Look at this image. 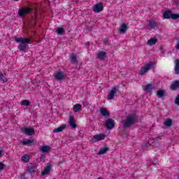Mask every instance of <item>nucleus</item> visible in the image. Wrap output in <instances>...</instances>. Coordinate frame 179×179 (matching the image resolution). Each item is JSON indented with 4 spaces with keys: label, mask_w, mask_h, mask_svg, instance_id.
I'll use <instances>...</instances> for the list:
<instances>
[{
    "label": "nucleus",
    "mask_w": 179,
    "mask_h": 179,
    "mask_svg": "<svg viewBox=\"0 0 179 179\" xmlns=\"http://www.w3.org/2000/svg\"><path fill=\"white\" fill-rule=\"evenodd\" d=\"M81 108H82V105H80V103H77L73 106V110L74 113H79Z\"/></svg>",
    "instance_id": "22"
},
{
    "label": "nucleus",
    "mask_w": 179,
    "mask_h": 179,
    "mask_svg": "<svg viewBox=\"0 0 179 179\" xmlns=\"http://www.w3.org/2000/svg\"><path fill=\"white\" fill-rule=\"evenodd\" d=\"M15 41L20 43L18 48L20 51H25L27 48V45L30 44L31 39L29 38H15Z\"/></svg>",
    "instance_id": "2"
},
{
    "label": "nucleus",
    "mask_w": 179,
    "mask_h": 179,
    "mask_svg": "<svg viewBox=\"0 0 179 179\" xmlns=\"http://www.w3.org/2000/svg\"><path fill=\"white\" fill-rule=\"evenodd\" d=\"M20 179H26V178H24V176L22 175L21 178Z\"/></svg>",
    "instance_id": "42"
},
{
    "label": "nucleus",
    "mask_w": 179,
    "mask_h": 179,
    "mask_svg": "<svg viewBox=\"0 0 179 179\" xmlns=\"http://www.w3.org/2000/svg\"><path fill=\"white\" fill-rule=\"evenodd\" d=\"M100 113L103 117H110V112L107 110V108H101L100 109Z\"/></svg>",
    "instance_id": "15"
},
{
    "label": "nucleus",
    "mask_w": 179,
    "mask_h": 179,
    "mask_svg": "<svg viewBox=\"0 0 179 179\" xmlns=\"http://www.w3.org/2000/svg\"><path fill=\"white\" fill-rule=\"evenodd\" d=\"M157 96L159 99H162V97L164 96V91L159 90L157 92Z\"/></svg>",
    "instance_id": "32"
},
{
    "label": "nucleus",
    "mask_w": 179,
    "mask_h": 179,
    "mask_svg": "<svg viewBox=\"0 0 179 179\" xmlns=\"http://www.w3.org/2000/svg\"><path fill=\"white\" fill-rule=\"evenodd\" d=\"M21 160L22 163H29V162H30V156H29V155H24L21 157Z\"/></svg>",
    "instance_id": "19"
},
{
    "label": "nucleus",
    "mask_w": 179,
    "mask_h": 179,
    "mask_svg": "<svg viewBox=\"0 0 179 179\" xmlns=\"http://www.w3.org/2000/svg\"><path fill=\"white\" fill-rule=\"evenodd\" d=\"M178 179H179V176H178Z\"/></svg>",
    "instance_id": "45"
},
{
    "label": "nucleus",
    "mask_w": 179,
    "mask_h": 179,
    "mask_svg": "<svg viewBox=\"0 0 179 179\" xmlns=\"http://www.w3.org/2000/svg\"><path fill=\"white\" fill-rule=\"evenodd\" d=\"M115 94H117V87H113L109 92V94H108V96H107V99L113 100V99H114V96H115Z\"/></svg>",
    "instance_id": "10"
},
{
    "label": "nucleus",
    "mask_w": 179,
    "mask_h": 179,
    "mask_svg": "<svg viewBox=\"0 0 179 179\" xmlns=\"http://www.w3.org/2000/svg\"><path fill=\"white\" fill-rule=\"evenodd\" d=\"M34 142V141L33 140H24L22 141V145H24V146H29V145H31V143H33Z\"/></svg>",
    "instance_id": "28"
},
{
    "label": "nucleus",
    "mask_w": 179,
    "mask_h": 179,
    "mask_svg": "<svg viewBox=\"0 0 179 179\" xmlns=\"http://www.w3.org/2000/svg\"><path fill=\"white\" fill-rule=\"evenodd\" d=\"M54 76L56 80L59 81L64 80L66 76L64 73H62V71H56L55 72Z\"/></svg>",
    "instance_id": "7"
},
{
    "label": "nucleus",
    "mask_w": 179,
    "mask_h": 179,
    "mask_svg": "<svg viewBox=\"0 0 179 179\" xmlns=\"http://www.w3.org/2000/svg\"><path fill=\"white\" fill-rule=\"evenodd\" d=\"M50 171H51V166H47L41 172V174L42 176H47L48 174H50Z\"/></svg>",
    "instance_id": "17"
},
{
    "label": "nucleus",
    "mask_w": 179,
    "mask_h": 179,
    "mask_svg": "<svg viewBox=\"0 0 179 179\" xmlns=\"http://www.w3.org/2000/svg\"><path fill=\"white\" fill-rule=\"evenodd\" d=\"M176 104L179 106V94L176 96V100H175Z\"/></svg>",
    "instance_id": "37"
},
{
    "label": "nucleus",
    "mask_w": 179,
    "mask_h": 179,
    "mask_svg": "<svg viewBox=\"0 0 179 179\" xmlns=\"http://www.w3.org/2000/svg\"><path fill=\"white\" fill-rule=\"evenodd\" d=\"M41 150L42 153H48V152L51 150V147L48 145H43V147H41Z\"/></svg>",
    "instance_id": "18"
},
{
    "label": "nucleus",
    "mask_w": 179,
    "mask_h": 179,
    "mask_svg": "<svg viewBox=\"0 0 179 179\" xmlns=\"http://www.w3.org/2000/svg\"><path fill=\"white\" fill-rule=\"evenodd\" d=\"M175 73L176 75L179 74V59H176L175 60Z\"/></svg>",
    "instance_id": "20"
},
{
    "label": "nucleus",
    "mask_w": 179,
    "mask_h": 179,
    "mask_svg": "<svg viewBox=\"0 0 179 179\" xmlns=\"http://www.w3.org/2000/svg\"><path fill=\"white\" fill-rule=\"evenodd\" d=\"M171 15H172L171 11L168 10L164 13L163 16L165 19H171Z\"/></svg>",
    "instance_id": "29"
},
{
    "label": "nucleus",
    "mask_w": 179,
    "mask_h": 179,
    "mask_svg": "<svg viewBox=\"0 0 179 179\" xmlns=\"http://www.w3.org/2000/svg\"><path fill=\"white\" fill-rule=\"evenodd\" d=\"M0 80L2 83H6L8 82V79L3 76V73L0 70Z\"/></svg>",
    "instance_id": "27"
},
{
    "label": "nucleus",
    "mask_w": 179,
    "mask_h": 179,
    "mask_svg": "<svg viewBox=\"0 0 179 179\" xmlns=\"http://www.w3.org/2000/svg\"><path fill=\"white\" fill-rule=\"evenodd\" d=\"M87 45V48L89 49V45L90 44V43L87 42V43H85Z\"/></svg>",
    "instance_id": "41"
},
{
    "label": "nucleus",
    "mask_w": 179,
    "mask_h": 179,
    "mask_svg": "<svg viewBox=\"0 0 179 179\" xmlns=\"http://www.w3.org/2000/svg\"><path fill=\"white\" fill-rule=\"evenodd\" d=\"M148 145H150V146H155V141L150 139L148 141Z\"/></svg>",
    "instance_id": "36"
},
{
    "label": "nucleus",
    "mask_w": 179,
    "mask_h": 179,
    "mask_svg": "<svg viewBox=\"0 0 179 179\" xmlns=\"http://www.w3.org/2000/svg\"><path fill=\"white\" fill-rule=\"evenodd\" d=\"M153 62H150L148 64H145L144 66L141 67L139 71L140 75H145L148 71L152 69Z\"/></svg>",
    "instance_id": "3"
},
{
    "label": "nucleus",
    "mask_w": 179,
    "mask_h": 179,
    "mask_svg": "<svg viewBox=\"0 0 179 179\" xmlns=\"http://www.w3.org/2000/svg\"><path fill=\"white\" fill-rule=\"evenodd\" d=\"M21 131L25 135H28V136H31V135H34V129L31 127H23L21 128Z\"/></svg>",
    "instance_id": "5"
},
{
    "label": "nucleus",
    "mask_w": 179,
    "mask_h": 179,
    "mask_svg": "<svg viewBox=\"0 0 179 179\" xmlns=\"http://www.w3.org/2000/svg\"><path fill=\"white\" fill-rule=\"evenodd\" d=\"M27 171L32 174V173H34V171H36V167L31 164L27 166Z\"/></svg>",
    "instance_id": "26"
},
{
    "label": "nucleus",
    "mask_w": 179,
    "mask_h": 179,
    "mask_svg": "<svg viewBox=\"0 0 179 179\" xmlns=\"http://www.w3.org/2000/svg\"><path fill=\"white\" fill-rule=\"evenodd\" d=\"M108 39H104L103 44H108Z\"/></svg>",
    "instance_id": "40"
},
{
    "label": "nucleus",
    "mask_w": 179,
    "mask_h": 179,
    "mask_svg": "<svg viewBox=\"0 0 179 179\" xmlns=\"http://www.w3.org/2000/svg\"><path fill=\"white\" fill-rule=\"evenodd\" d=\"M108 150V147H104L102 149H101L98 152L97 155H104L105 153H107Z\"/></svg>",
    "instance_id": "30"
},
{
    "label": "nucleus",
    "mask_w": 179,
    "mask_h": 179,
    "mask_svg": "<svg viewBox=\"0 0 179 179\" xmlns=\"http://www.w3.org/2000/svg\"><path fill=\"white\" fill-rule=\"evenodd\" d=\"M0 156H2V151L0 150Z\"/></svg>",
    "instance_id": "43"
},
{
    "label": "nucleus",
    "mask_w": 179,
    "mask_h": 179,
    "mask_svg": "<svg viewBox=\"0 0 179 179\" xmlns=\"http://www.w3.org/2000/svg\"><path fill=\"white\" fill-rule=\"evenodd\" d=\"M106 127L108 129H113L114 128V121L111 119H108L106 122Z\"/></svg>",
    "instance_id": "14"
},
{
    "label": "nucleus",
    "mask_w": 179,
    "mask_h": 179,
    "mask_svg": "<svg viewBox=\"0 0 179 179\" xmlns=\"http://www.w3.org/2000/svg\"><path fill=\"white\" fill-rule=\"evenodd\" d=\"M56 33L58 36H64V34L65 33V29L62 27L58 28L56 30Z\"/></svg>",
    "instance_id": "24"
},
{
    "label": "nucleus",
    "mask_w": 179,
    "mask_h": 179,
    "mask_svg": "<svg viewBox=\"0 0 179 179\" xmlns=\"http://www.w3.org/2000/svg\"><path fill=\"white\" fill-rule=\"evenodd\" d=\"M107 56V53L103 50L99 51L97 55V59H100L101 61H104L106 59V57Z\"/></svg>",
    "instance_id": "12"
},
{
    "label": "nucleus",
    "mask_w": 179,
    "mask_h": 179,
    "mask_svg": "<svg viewBox=\"0 0 179 179\" xmlns=\"http://www.w3.org/2000/svg\"><path fill=\"white\" fill-rule=\"evenodd\" d=\"M5 169V164L3 163L0 162V170H3Z\"/></svg>",
    "instance_id": "38"
},
{
    "label": "nucleus",
    "mask_w": 179,
    "mask_h": 179,
    "mask_svg": "<svg viewBox=\"0 0 179 179\" xmlns=\"http://www.w3.org/2000/svg\"><path fill=\"white\" fill-rule=\"evenodd\" d=\"M145 27L148 30H152L155 27H157V22H156V21L155 20L149 21L148 22L146 23Z\"/></svg>",
    "instance_id": "8"
},
{
    "label": "nucleus",
    "mask_w": 179,
    "mask_h": 179,
    "mask_svg": "<svg viewBox=\"0 0 179 179\" xmlns=\"http://www.w3.org/2000/svg\"><path fill=\"white\" fill-rule=\"evenodd\" d=\"M70 58H71V64H76L78 62V58H77L76 55L71 54L70 55Z\"/></svg>",
    "instance_id": "25"
},
{
    "label": "nucleus",
    "mask_w": 179,
    "mask_h": 179,
    "mask_svg": "<svg viewBox=\"0 0 179 179\" xmlns=\"http://www.w3.org/2000/svg\"><path fill=\"white\" fill-rule=\"evenodd\" d=\"M155 89V85L153 84L150 83L144 86L143 90L147 92V93H151L152 90H154Z\"/></svg>",
    "instance_id": "13"
},
{
    "label": "nucleus",
    "mask_w": 179,
    "mask_h": 179,
    "mask_svg": "<svg viewBox=\"0 0 179 179\" xmlns=\"http://www.w3.org/2000/svg\"><path fill=\"white\" fill-rule=\"evenodd\" d=\"M104 139H106V134H95L92 138V142H93L94 143H96L100 141H104Z\"/></svg>",
    "instance_id": "4"
},
{
    "label": "nucleus",
    "mask_w": 179,
    "mask_h": 179,
    "mask_svg": "<svg viewBox=\"0 0 179 179\" xmlns=\"http://www.w3.org/2000/svg\"><path fill=\"white\" fill-rule=\"evenodd\" d=\"M69 124L71 128H78V124H76V122L75 121V118L73 116L70 115L69 119Z\"/></svg>",
    "instance_id": "11"
},
{
    "label": "nucleus",
    "mask_w": 179,
    "mask_h": 179,
    "mask_svg": "<svg viewBox=\"0 0 179 179\" xmlns=\"http://www.w3.org/2000/svg\"><path fill=\"white\" fill-rule=\"evenodd\" d=\"M33 10V8H22L18 10L19 16H25L27 13H30Z\"/></svg>",
    "instance_id": "6"
},
{
    "label": "nucleus",
    "mask_w": 179,
    "mask_h": 179,
    "mask_svg": "<svg viewBox=\"0 0 179 179\" xmlns=\"http://www.w3.org/2000/svg\"><path fill=\"white\" fill-rule=\"evenodd\" d=\"M179 17V15L178 14H171V19H173V20H176L177 19H178Z\"/></svg>",
    "instance_id": "35"
},
{
    "label": "nucleus",
    "mask_w": 179,
    "mask_h": 179,
    "mask_svg": "<svg viewBox=\"0 0 179 179\" xmlns=\"http://www.w3.org/2000/svg\"><path fill=\"white\" fill-rule=\"evenodd\" d=\"M128 29V27L125 24H122L120 25V33H126L127 30Z\"/></svg>",
    "instance_id": "23"
},
{
    "label": "nucleus",
    "mask_w": 179,
    "mask_h": 179,
    "mask_svg": "<svg viewBox=\"0 0 179 179\" xmlns=\"http://www.w3.org/2000/svg\"><path fill=\"white\" fill-rule=\"evenodd\" d=\"M156 43H157V39H156V38H151V39H150L148 41L147 44L148 45H155V44H156Z\"/></svg>",
    "instance_id": "31"
},
{
    "label": "nucleus",
    "mask_w": 179,
    "mask_h": 179,
    "mask_svg": "<svg viewBox=\"0 0 179 179\" xmlns=\"http://www.w3.org/2000/svg\"><path fill=\"white\" fill-rule=\"evenodd\" d=\"M176 50H179V40L178 41L176 45H175Z\"/></svg>",
    "instance_id": "39"
},
{
    "label": "nucleus",
    "mask_w": 179,
    "mask_h": 179,
    "mask_svg": "<svg viewBox=\"0 0 179 179\" xmlns=\"http://www.w3.org/2000/svg\"><path fill=\"white\" fill-rule=\"evenodd\" d=\"M21 106H25L26 107H29V106H30V101H29L28 100H23L21 102Z\"/></svg>",
    "instance_id": "34"
},
{
    "label": "nucleus",
    "mask_w": 179,
    "mask_h": 179,
    "mask_svg": "<svg viewBox=\"0 0 179 179\" xmlns=\"http://www.w3.org/2000/svg\"><path fill=\"white\" fill-rule=\"evenodd\" d=\"M65 128H66V124L62 125L58 128L55 129L53 130V134H57V132H62L63 129H65Z\"/></svg>",
    "instance_id": "16"
},
{
    "label": "nucleus",
    "mask_w": 179,
    "mask_h": 179,
    "mask_svg": "<svg viewBox=\"0 0 179 179\" xmlns=\"http://www.w3.org/2000/svg\"><path fill=\"white\" fill-rule=\"evenodd\" d=\"M97 179H104V178H98Z\"/></svg>",
    "instance_id": "44"
},
{
    "label": "nucleus",
    "mask_w": 179,
    "mask_h": 179,
    "mask_svg": "<svg viewBox=\"0 0 179 179\" xmlns=\"http://www.w3.org/2000/svg\"><path fill=\"white\" fill-rule=\"evenodd\" d=\"M136 115L131 114L127 116L126 120L122 122L123 124V129L125 131L126 129H128L131 125H134V124H136L137 121Z\"/></svg>",
    "instance_id": "1"
},
{
    "label": "nucleus",
    "mask_w": 179,
    "mask_h": 179,
    "mask_svg": "<svg viewBox=\"0 0 179 179\" xmlns=\"http://www.w3.org/2000/svg\"><path fill=\"white\" fill-rule=\"evenodd\" d=\"M164 124L166 127H171L173 125V121L169 119L165 121Z\"/></svg>",
    "instance_id": "33"
},
{
    "label": "nucleus",
    "mask_w": 179,
    "mask_h": 179,
    "mask_svg": "<svg viewBox=\"0 0 179 179\" xmlns=\"http://www.w3.org/2000/svg\"><path fill=\"white\" fill-rule=\"evenodd\" d=\"M103 4L101 3H96L93 7V10L95 13H100V12H103Z\"/></svg>",
    "instance_id": "9"
},
{
    "label": "nucleus",
    "mask_w": 179,
    "mask_h": 179,
    "mask_svg": "<svg viewBox=\"0 0 179 179\" xmlns=\"http://www.w3.org/2000/svg\"><path fill=\"white\" fill-rule=\"evenodd\" d=\"M178 87H179V81L176 80L171 84V90H176V89H178Z\"/></svg>",
    "instance_id": "21"
}]
</instances>
